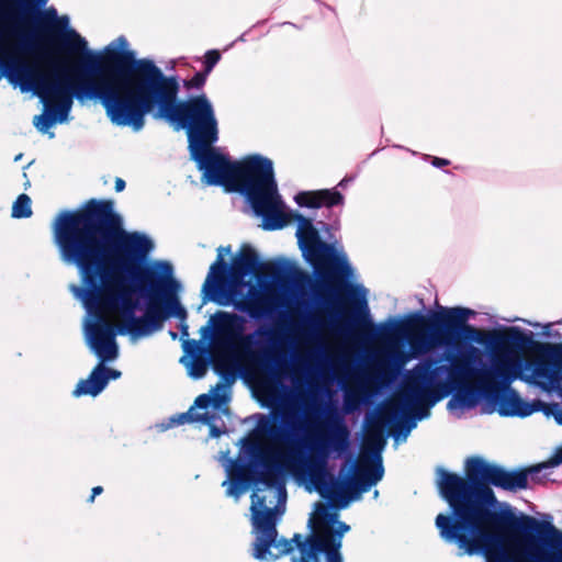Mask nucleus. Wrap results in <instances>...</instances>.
<instances>
[{
    "instance_id": "1",
    "label": "nucleus",
    "mask_w": 562,
    "mask_h": 562,
    "mask_svg": "<svg viewBox=\"0 0 562 562\" xmlns=\"http://www.w3.org/2000/svg\"><path fill=\"white\" fill-rule=\"evenodd\" d=\"M53 233L61 260L75 266L90 288L88 305L120 312V335L147 336L173 316L181 322L182 337L189 336L171 265L144 263L154 243L124 229L113 200L92 198L77 210L60 212Z\"/></svg>"
},
{
    "instance_id": "2",
    "label": "nucleus",
    "mask_w": 562,
    "mask_h": 562,
    "mask_svg": "<svg viewBox=\"0 0 562 562\" xmlns=\"http://www.w3.org/2000/svg\"><path fill=\"white\" fill-rule=\"evenodd\" d=\"M544 467L507 470L473 456L465 460L464 476L439 468L437 486L451 510L435 519L440 538L454 544L459 557L483 554L486 562H562V554H546L536 543L537 537L541 544L562 550V531L552 522L493 509L497 498L492 486L526 490Z\"/></svg>"
},
{
    "instance_id": "3",
    "label": "nucleus",
    "mask_w": 562,
    "mask_h": 562,
    "mask_svg": "<svg viewBox=\"0 0 562 562\" xmlns=\"http://www.w3.org/2000/svg\"><path fill=\"white\" fill-rule=\"evenodd\" d=\"M41 32L47 44L41 63H27L13 55L0 60L8 80L31 86L56 122L67 119L76 98L99 100L113 124L128 126L132 50L105 47L95 53L75 30L59 34L53 25H46Z\"/></svg>"
},
{
    "instance_id": "4",
    "label": "nucleus",
    "mask_w": 562,
    "mask_h": 562,
    "mask_svg": "<svg viewBox=\"0 0 562 562\" xmlns=\"http://www.w3.org/2000/svg\"><path fill=\"white\" fill-rule=\"evenodd\" d=\"M513 366L507 360L496 362L494 371L476 370L463 359L453 358L450 368L439 367L430 372L418 373L405 385L401 398L386 404L376 414L366 419V432L359 462L352 465L342 482H335L330 488L333 499L344 504L358 499L362 493L376 485L384 475L381 451L386 445L387 434L397 438L406 437L415 422L411 420L406 407L414 417L422 419L428 415V408L456 391V397L462 405L471 406L479 393L494 396L502 385L496 378L506 383L515 378Z\"/></svg>"
},
{
    "instance_id": "5",
    "label": "nucleus",
    "mask_w": 562,
    "mask_h": 562,
    "mask_svg": "<svg viewBox=\"0 0 562 562\" xmlns=\"http://www.w3.org/2000/svg\"><path fill=\"white\" fill-rule=\"evenodd\" d=\"M128 70V126L134 131L142 130L145 116L157 109L155 117L165 119L186 130L190 157L195 161L198 169H202L218 151L213 147L218 139L217 120L206 94L178 101V78L166 76L150 59H136L134 52Z\"/></svg>"
},
{
    "instance_id": "6",
    "label": "nucleus",
    "mask_w": 562,
    "mask_h": 562,
    "mask_svg": "<svg viewBox=\"0 0 562 562\" xmlns=\"http://www.w3.org/2000/svg\"><path fill=\"white\" fill-rule=\"evenodd\" d=\"M473 315V310L461 306L441 307L429 317L414 313L405 322L386 325V340L405 337L413 349L424 346L427 338L432 345L452 347L477 342L494 351L531 349L537 353L532 361L533 376L549 383L562 380V342H539L515 327L505 333L479 329L468 324Z\"/></svg>"
},
{
    "instance_id": "7",
    "label": "nucleus",
    "mask_w": 562,
    "mask_h": 562,
    "mask_svg": "<svg viewBox=\"0 0 562 562\" xmlns=\"http://www.w3.org/2000/svg\"><path fill=\"white\" fill-rule=\"evenodd\" d=\"M296 417L289 406L273 409L271 418L260 417L256 437L244 440L250 461H235L228 470L227 496L237 498L259 483L285 494L284 474L294 473L304 464L300 451L292 446L291 430L297 428Z\"/></svg>"
},
{
    "instance_id": "8",
    "label": "nucleus",
    "mask_w": 562,
    "mask_h": 562,
    "mask_svg": "<svg viewBox=\"0 0 562 562\" xmlns=\"http://www.w3.org/2000/svg\"><path fill=\"white\" fill-rule=\"evenodd\" d=\"M200 171L205 184L221 186L227 192L244 194L255 214L263 218L265 229H281L289 223L269 158L250 155L232 161L228 156L217 151Z\"/></svg>"
},
{
    "instance_id": "9",
    "label": "nucleus",
    "mask_w": 562,
    "mask_h": 562,
    "mask_svg": "<svg viewBox=\"0 0 562 562\" xmlns=\"http://www.w3.org/2000/svg\"><path fill=\"white\" fill-rule=\"evenodd\" d=\"M214 351L211 360L204 356H193L190 375L201 379L206 374L210 362L214 372L227 383H234L239 371V358L250 352L252 335H245V319L228 312H217L213 318Z\"/></svg>"
},
{
    "instance_id": "10",
    "label": "nucleus",
    "mask_w": 562,
    "mask_h": 562,
    "mask_svg": "<svg viewBox=\"0 0 562 562\" xmlns=\"http://www.w3.org/2000/svg\"><path fill=\"white\" fill-rule=\"evenodd\" d=\"M295 218L300 224L296 232L299 246L318 279L316 293L323 297L341 292L353 293L355 286L347 282L352 273L347 259L339 256L331 244L322 240L310 218L301 214Z\"/></svg>"
},
{
    "instance_id": "11",
    "label": "nucleus",
    "mask_w": 562,
    "mask_h": 562,
    "mask_svg": "<svg viewBox=\"0 0 562 562\" xmlns=\"http://www.w3.org/2000/svg\"><path fill=\"white\" fill-rule=\"evenodd\" d=\"M249 274L258 279L280 281L288 277L289 265L283 260L260 261L256 250L245 244L232 260L231 280L234 284H239Z\"/></svg>"
},
{
    "instance_id": "12",
    "label": "nucleus",
    "mask_w": 562,
    "mask_h": 562,
    "mask_svg": "<svg viewBox=\"0 0 562 562\" xmlns=\"http://www.w3.org/2000/svg\"><path fill=\"white\" fill-rule=\"evenodd\" d=\"M250 498L252 524L258 531L252 555L257 560H265L270 553L271 546L276 542V537H278L274 509L266 507V497L259 496L257 492H252Z\"/></svg>"
},
{
    "instance_id": "13",
    "label": "nucleus",
    "mask_w": 562,
    "mask_h": 562,
    "mask_svg": "<svg viewBox=\"0 0 562 562\" xmlns=\"http://www.w3.org/2000/svg\"><path fill=\"white\" fill-rule=\"evenodd\" d=\"M82 282L85 281L82 280ZM83 284L87 286L85 303L87 307L90 311H93L98 316V322L91 325L89 328V346L100 359V362L112 361L119 355L115 336L116 334H120L117 326L122 323V321L114 325L102 316L103 313H111L112 311L99 310L95 306L90 307L88 305V294L90 292V288L86 283ZM115 312L120 314L119 311Z\"/></svg>"
},
{
    "instance_id": "14",
    "label": "nucleus",
    "mask_w": 562,
    "mask_h": 562,
    "mask_svg": "<svg viewBox=\"0 0 562 562\" xmlns=\"http://www.w3.org/2000/svg\"><path fill=\"white\" fill-rule=\"evenodd\" d=\"M216 260L211 265L207 277L202 286L203 302L212 301L220 305H227L231 292V266L224 260L223 251L229 252L231 246L220 247Z\"/></svg>"
},
{
    "instance_id": "15",
    "label": "nucleus",
    "mask_w": 562,
    "mask_h": 562,
    "mask_svg": "<svg viewBox=\"0 0 562 562\" xmlns=\"http://www.w3.org/2000/svg\"><path fill=\"white\" fill-rule=\"evenodd\" d=\"M254 364L259 374L262 391L277 398L281 378L288 366L286 360L281 359L278 349L265 350L254 358Z\"/></svg>"
},
{
    "instance_id": "16",
    "label": "nucleus",
    "mask_w": 562,
    "mask_h": 562,
    "mask_svg": "<svg viewBox=\"0 0 562 562\" xmlns=\"http://www.w3.org/2000/svg\"><path fill=\"white\" fill-rule=\"evenodd\" d=\"M308 526L337 552L341 550L344 535L350 529L348 524L337 520V515L329 513L325 506L310 519Z\"/></svg>"
},
{
    "instance_id": "17",
    "label": "nucleus",
    "mask_w": 562,
    "mask_h": 562,
    "mask_svg": "<svg viewBox=\"0 0 562 562\" xmlns=\"http://www.w3.org/2000/svg\"><path fill=\"white\" fill-rule=\"evenodd\" d=\"M330 445L334 450L342 451L348 445V430L345 426H339L330 435L328 439L321 438L317 446H313L312 450H317L321 454V459L311 457L307 463L310 474L313 479L325 473V458L327 456V446Z\"/></svg>"
},
{
    "instance_id": "18",
    "label": "nucleus",
    "mask_w": 562,
    "mask_h": 562,
    "mask_svg": "<svg viewBox=\"0 0 562 562\" xmlns=\"http://www.w3.org/2000/svg\"><path fill=\"white\" fill-rule=\"evenodd\" d=\"M103 363L104 362H100L97 364L87 379H82L77 383L75 390L72 391L74 396H97L105 389L110 379L114 380L121 375L120 371L110 369Z\"/></svg>"
},
{
    "instance_id": "19",
    "label": "nucleus",
    "mask_w": 562,
    "mask_h": 562,
    "mask_svg": "<svg viewBox=\"0 0 562 562\" xmlns=\"http://www.w3.org/2000/svg\"><path fill=\"white\" fill-rule=\"evenodd\" d=\"M544 407V403L540 400L527 402L513 390L507 389L499 397V414L502 416L527 417L535 412H539Z\"/></svg>"
},
{
    "instance_id": "20",
    "label": "nucleus",
    "mask_w": 562,
    "mask_h": 562,
    "mask_svg": "<svg viewBox=\"0 0 562 562\" xmlns=\"http://www.w3.org/2000/svg\"><path fill=\"white\" fill-rule=\"evenodd\" d=\"M322 553L325 562H344L341 552H337L325 539L311 530L310 547L300 557H292V562H321Z\"/></svg>"
},
{
    "instance_id": "21",
    "label": "nucleus",
    "mask_w": 562,
    "mask_h": 562,
    "mask_svg": "<svg viewBox=\"0 0 562 562\" xmlns=\"http://www.w3.org/2000/svg\"><path fill=\"white\" fill-rule=\"evenodd\" d=\"M239 310L246 311L251 317H260L271 308V301L263 295H257L248 301L236 305Z\"/></svg>"
},
{
    "instance_id": "22",
    "label": "nucleus",
    "mask_w": 562,
    "mask_h": 562,
    "mask_svg": "<svg viewBox=\"0 0 562 562\" xmlns=\"http://www.w3.org/2000/svg\"><path fill=\"white\" fill-rule=\"evenodd\" d=\"M32 201L31 198L22 193L20 194L12 205V217L14 218H27L32 215Z\"/></svg>"
},
{
    "instance_id": "23",
    "label": "nucleus",
    "mask_w": 562,
    "mask_h": 562,
    "mask_svg": "<svg viewBox=\"0 0 562 562\" xmlns=\"http://www.w3.org/2000/svg\"><path fill=\"white\" fill-rule=\"evenodd\" d=\"M366 394V389L362 384H359L355 389H347L345 391L344 404L348 412H352L359 407L361 404L363 396Z\"/></svg>"
},
{
    "instance_id": "24",
    "label": "nucleus",
    "mask_w": 562,
    "mask_h": 562,
    "mask_svg": "<svg viewBox=\"0 0 562 562\" xmlns=\"http://www.w3.org/2000/svg\"><path fill=\"white\" fill-rule=\"evenodd\" d=\"M344 202L342 194L335 189L319 190V206L333 207Z\"/></svg>"
},
{
    "instance_id": "25",
    "label": "nucleus",
    "mask_w": 562,
    "mask_h": 562,
    "mask_svg": "<svg viewBox=\"0 0 562 562\" xmlns=\"http://www.w3.org/2000/svg\"><path fill=\"white\" fill-rule=\"evenodd\" d=\"M295 202L300 206L318 209L319 206V190L316 191H302L295 195Z\"/></svg>"
},
{
    "instance_id": "26",
    "label": "nucleus",
    "mask_w": 562,
    "mask_h": 562,
    "mask_svg": "<svg viewBox=\"0 0 562 562\" xmlns=\"http://www.w3.org/2000/svg\"><path fill=\"white\" fill-rule=\"evenodd\" d=\"M227 401V397L226 395H221V394H214L213 396L209 395V394H201L199 395L195 401H194V406H192L193 408L194 407H198V408H201V409H205L207 408L211 404H213V406L215 408H218L221 407V405L223 403H225Z\"/></svg>"
},
{
    "instance_id": "27",
    "label": "nucleus",
    "mask_w": 562,
    "mask_h": 562,
    "mask_svg": "<svg viewBox=\"0 0 562 562\" xmlns=\"http://www.w3.org/2000/svg\"><path fill=\"white\" fill-rule=\"evenodd\" d=\"M214 418V415L209 413L198 414L193 413V407H191L188 412L178 415L177 419H173L178 425H183L186 423L193 422H202L203 424H210Z\"/></svg>"
},
{
    "instance_id": "28",
    "label": "nucleus",
    "mask_w": 562,
    "mask_h": 562,
    "mask_svg": "<svg viewBox=\"0 0 562 562\" xmlns=\"http://www.w3.org/2000/svg\"><path fill=\"white\" fill-rule=\"evenodd\" d=\"M56 123V117L49 112L34 117L33 124L41 132L46 133Z\"/></svg>"
},
{
    "instance_id": "29",
    "label": "nucleus",
    "mask_w": 562,
    "mask_h": 562,
    "mask_svg": "<svg viewBox=\"0 0 562 562\" xmlns=\"http://www.w3.org/2000/svg\"><path fill=\"white\" fill-rule=\"evenodd\" d=\"M207 76L204 70L199 71L192 78L184 80L183 87L188 90L201 89L205 85Z\"/></svg>"
},
{
    "instance_id": "30",
    "label": "nucleus",
    "mask_w": 562,
    "mask_h": 562,
    "mask_svg": "<svg viewBox=\"0 0 562 562\" xmlns=\"http://www.w3.org/2000/svg\"><path fill=\"white\" fill-rule=\"evenodd\" d=\"M221 59V53L220 50L217 49H210L205 53L204 55V61H203V65H204V71L210 75L211 71L213 70V68L215 67V65L220 61Z\"/></svg>"
},
{
    "instance_id": "31",
    "label": "nucleus",
    "mask_w": 562,
    "mask_h": 562,
    "mask_svg": "<svg viewBox=\"0 0 562 562\" xmlns=\"http://www.w3.org/2000/svg\"><path fill=\"white\" fill-rule=\"evenodd\" d=\"M547 416H553L559 425H562V405L558 403L546 404L541 409Z\"/></svg>"
},
{
    "instance_id": "32",
    "label": "nucleus",
    "mask_w": 562,
    "mask_h": 562,
    "mask_svg": "<svg viewBox=\"0 0 562 562\" xmlns=\"http://www.w3.org/2000/svg\"><path fill=\"white\" fill-rule=\"evenodd\" d=\"M271 547H276L279 549V553L277 555H274L276 559L280 555H284V554L292 552L294 549L292 541H290L288 539H281L279 541L276 540V542Z\"/></svg>"
},
{
    "instance_id": "33",
    "label": "nucleus",
    "mask_w": 562,
    "mask_h": 562,
    "mask_svg": "<svg viewBox=\"0 0 562 562\" xmlns=\"http://www.w3.org/2000/svg\"><path fill=\"white\" fill-rule=\"evenodd\" d=\"M290 541L297 548L301 555L310 547V535L304 538L301 533H295Z\"/></svg>"
},
{
    "instance_id": "34",
    "label": "nucleus",
    "mask_w": 562,
    "mask_h": 562,
    "mask_svg": "<svg viewBox=\"0 0 562 562\" xmlns=\"http://www.w3.org/2000/svg\"><path fill=\"white\" fill-rule=\"evenodd\" d=\"M561 463H562V446L559 447L555 450V452L553 453V456L547 462H544L543 464H546L544 468H549V467L559 465Z\"/></svg>"
},
{
    "instance_id": "35",
    "label": "nucleus",
    "mask_w": 562,
    "mask_h": 562,
    "mask_svg": "<svg viewBox=\"0 0 562 562\" xmlns=\"http://www.w3.org/2000/svg\"><path fill=\"white\" fill-rule=\"evenodd\" d=\"M431 165L437 168H442L450 165V160L440 157H432Z\"/></svg>"
},
{
    "instance_id": "36",
    "label": "nucleus",
    "mask_w": 562,
    "mask_h": 562,
    "mask_svg": "<svg viewBox=\"0 0 562 562\" xmlns=\"http://www.w3.org/2000/svg\"><path fill=\"white\" fill-rule=\"evenodd\" d=\"M260 335H266L269 337V340L272 341V342H277L279 340V331L274 328V329H269V330H266V331H262V333H259Z\"/></svg>"
},
{
    "instance_id": "37",
    "label": "nucleus",
    "mask_w": 562,
    "mask_h": 562,
    "mask_svg": "<svg viewBox=\"0 0 562 562\" xmlns=\"http://www.w3.org/2000/svg\"><path fill=\"white\" fill-rule=\"evenodd\" d=\"M213 420H214V418L211 420L210 424H207L210 426V436L213 438H218V437H221L223 431L217 426H215L213 424Z\"/></svg>"
},
{
    "instance_id": "38",
    "label": "nucleus",
    "mask_w": 562,
    "mask_h": 562,
    "mask_svg": "<svg viewBox=\"0 0 562 562\" xmlns=\"http://www.w3.org/2000/svg\"><path fill=\"white\" fill-rule=\"evenodd\" d=\"M102 492H103V487L102 486H94L92 488V491H91L90 497L88 498V503H93L95 496L100 495Z\"/></svg>"
},
{
    "instance_id": "39",
    "label": "nucleus",
    "mask_w": 562,
    "mask_h": 562,
    "mask_svg": "<svg viewBox=\"0 0 562 562\" xmlns=\"http://www.w3.org/2000/svg\"><path fill=\"white\" fill-rule=\"evenodd\" d=\"M125 181L122 179V178H116L115 179V186H114V189L116 192H121L125 189Z\"/></svg>"
},
{
    "instance_id": "40",
    "label": "nucleus",
    "mask_w": 562,
    "mask_h": 562,
    "mask_svg": "<svg viewBox=\"0 0 562 562\" xmlns=\"http://www.w3.org/2000/svg\"><path fill=\"white\" fill-rule=\"evenodd\" d=\"M27 15V10L26 9H23L22 10V14H21V21H24V19L26 18Z\"/></svg>"
},
{
    "instance_id": "41",
    "label": "nucleus",
    "mask_w": 562,
    "mask_h": 562,
    "mask_svg": "<svg viewBox=\"0 0 562 562\" xmlns=\"http://www.w3.org/2000/svg\"><path fill=\"white\" fill-rule=\"evenodd\" d=\"M187 345H193V346H196V341L195 340H186L184 341V346Z\"/></svg>"
},
{
    "instance_id": "42",
    "label": "nucleus",
    "mask_w": 562,
    "mask_h": 562,
    "mask_svg": "<svg viewBox=\"0 0 562 562\" xmlns=\"http://www.w3.org/2000/svg\"><path fill=\"white\" fill-rule=\"evenodd\" d=\"M29 46H30V43L26 40H24L22 42V47H29Z\"/></svg>"
},
{
    "instance_id": "43",
    "label": "nucleus",
    "mask_w": 562,
    "mask_h": 562,
    "mask_svg": "<svg viewBox=\"0 0 562 562\" xmlns=\"http://www.w3.org/2000/svg\"><path fill=\"white\" fill-rule=\"evenodd\" d=\"M222 387H223V384H222V383H218V384L216 385V390H220V389H222Z\"/></svg>"
},
{
    "instance_id": "44",
    "label": "nucleus",
    "mask_w": 562,
    "mask_h": 562,
    "mask_svg": "<svg viewBox=\"0 0 562 562\" xmlns=\"http://www.w3.org/2000/svg\"><path fill=\"white\" fill-rule=\"evenodd\" d=\"M170 335H171V337H172L173 339H176V337H177V334H176V333H172V331H171V333H170Z\"/></svg>"
},
{
    "instance_id": "45",
    "label": "nucleus",
    "mask_w": 562,
    "mask_h": 562,
    "mask_svg": "<svg viewBox=\"0 0 562 562\" xmlns=\"http://www.w3.org/2000/svg\"><path fill=\"white\" fill-rule=\"evenodd\" d=\"M14 3L20 4V0H12Z\"/></svg>"
},
{
    "instance_id": "46",
    "label": "nucleus",
    "mask_w": 562,
    "mask_h": 562,
    "mask_svg": "<svg viewBox=\"0 0 562 562\" xmlns=\"http://www.w3.org/2000/svg\"><path fill=\"white\" fill-rule=\"evenodd\" d=\"M40 2H41V3H45V2H46V0H40Z\"/></svg>"
}]
</instances>
